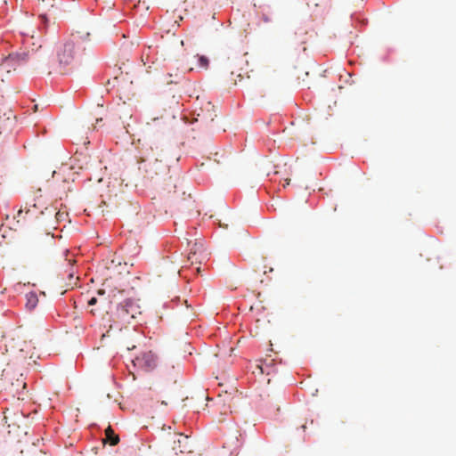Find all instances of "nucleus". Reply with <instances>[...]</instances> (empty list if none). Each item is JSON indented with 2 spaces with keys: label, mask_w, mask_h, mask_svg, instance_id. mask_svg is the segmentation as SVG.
<instances>
[{
  "label": "nucleus",
  "mask_w": 456,
  "mask_h": 456,
  "mask_svg": "<svg viewBox=\"0 0 456 456\" xmlns=\"http://www.w3.org/2000/svg\"><path fill=\"white\" fill-rule=\"evenodd\" d=\"M141 314L140 305L133 299H126L121 303H116L115 322L130 323L132 320Z\"/></svg>",
  "instance_id": "obj_1"
},
{
  "label": "nucleus",
  "mask_w": 456,
  "mask_h": 456,
  "mask_svg": "<svg viewBox=\"0 0 456 456\" xmlns=\"http://www.w3.org/2000/svg\"><path fill=\"white\" fill-rule=\"evenodd\" d=\"M20 383H21V385H22V387H26V383H25V382H23V381L21 380V382H20Z\"/></svg>",
  "instance_id": "obj_18"
},
{
  "label": "nucleus",
  "mask_w": 456,
  "mask_h": 456,
  "mask_svg": "<svg viewBox=\"0 0 456 456\" xmlns=\"http://www.w3.org/2000/svg\"><path fill=\"white\" fill-rule=\"evenodd\" d=\"M23 211H25L26 214H28L29 212H31V209L28 208L27 206L24 208H20L18 211V216H20V215L23 213Z\"/></svg>",
  "instance_id": "obj_14"
},
{
  "label": "nucleus",
  "mask_w": 456,
  "mask_h": 456,
  "mask_svg": "<svg viewBox=\"0 0 456 456\" xmlns=\"http://www.w3.org/2000/svg\"><path fill=\"white\" fill-rule=\"evenodd\" d=\"M105 443H109L110 445H116L119 443V437L115 434L114 430L110 426L105 429Z\"/></svg>",
  "instance_id": "obj_10"
},
{
  "label": "nucleus",
  "mask_w": 456,
  "mask_h": 456,
  "mask_svg": "<svg viewBox=\"0 0 456 456\" xmlns=\"http://www.w3.org/2000/svg\"><path fill=\"white\" fill-rule=\"evenodd\" d=\"M142 162H149L150 164H158V167L155 169L146 170L147 172L154 173L157 175L163 168V165L161 164L162 160L159 159L158 156H156L152 149H151V152L145 154L142 158Z\"/></svg>",
  "instance_id": "obj_9"
},
{
  "label": "nucleus",
  "mask_w": 456,
  "mask_h": 456,
  "mask_svg": "<svg viewBox=\"0 0 456 456\" xmlns=\"http://www.w3.org/2000/svg\"><path fill=\"white\" fill-rule=\"evenodd\" d=\"M99 294H100V295H102V294H103V292H102V290H99Z\"/></svg>",
  "instance_id": "obj_23"
},
{
  "label": "nucleus",
  "mask_w": 456,
  "mask_h": 456,
  "mask_svg": "<svg viewBox=\"0 0 456 456\" xmlns=\"http://www.w3.org/2000/svg\"><path fill=\"white\" fill-rule=\"evenodd\" d=\"M244 65L248 66V53H244L240 57H238L232 61L230 67L232 69L231 73H237L238 77H242L241 71H243L247 77H249L248 73L253 71V69L244 68Z\"/></svg>",
  "instance_id": "obj_6"
},
{
  "label": "nucleus",
  "mask_w": 456,
  "mask_h": 456,
  "mask_svg": "<svg viewBox=\"0 0 456 456\" xmlns=\"http://www.w3.org/2000/svg\"><path fill=\"white\" fill-rule=\"evenodd\" d=\"M303 73H304V75H305V76H307V75H308V73H307L306 71H305V70H304V72H303Z\"/></svg>",
  "instance_id": "obj_21"
},
{
  "label": "nucleus",
  "mask_w": 456,
  "mask_h": 456,
  "mask_svg": "<svg viewBox=\"0 0 456 456\" xmlns=\"http://www.w3.org/2000/svg\"><path fill=\"white\" fill-rule=\"evenodd\" d=\"M4 372V370H2L0 376H2Z\"/></svg>",
  "instance_id": "obj_22"
},
{
  "label": "nucleus",
  "mask_w": 456,
  "mask_h": 456,
  "mask_svg": "<svg viewBox=\"0 0 456 456\" xmlns=\"http://www.w3.org/2000/svg\"><path fill=\"white\" fill-rule=\"evenodd\" d=\"M54 210H55V208H54V209H53V208H45V211H46L47 213H49L50 215L53 214Z\"/></svg>",
  "instance_id": "obj_15"
},
{
  "label": "nucleus",
  "mask_w": 456,
  "mask_h": 456,
  "mask_svg": "<svg viewBox=\"0 0 456 456\" xmlns=\"http://www.w3.org/2000/svg\"><path fill=\"white\" fill-rule=\"evenodd\" d=\"M134 347H135V346H132V348H134ZM130 349H131V347H130V346H128V347H127V350H130Z\"/></svg>",
  "instance_id": "obj_20"
},
{
  "label": "nucleus",
  "mask_w": 456,
  "mask_h": 456,
  "mask_svg": "<svg viewBox=\"0 0 456 456\" xmlns=\"http://www.w3.org/2000/svg\"><path fill=\"white\" fill-rule=\"evenodd\" d=\"M41 19L44 20V22H45V21H46V17H45V15H42V16H41Z\"/></svg>",
  "instance_id": "obj_16"
},
{
  "label": "nucleus",
  "mask_w": 456,
  "mask_h": 456,
  "mask_svg": "<svg viewBox=\"0 0 456 456\" xmlns=\"http://www.w3.org/2000/svg\"><path fill=\"white\" fill-rule=\"evenodd\" d=\"M78 52L77 42L74 39L65 41L57 50V59L61 66H69L73 63Z\"/></svg>",
  "instance_id": "obj_2"
},
{
  "label": "nucleus",
  "mask_w": 456,
  "mask_h": 456,
  "mask_svg": "<svg viewBox=\"0 0 456 456\" xmlns=\"http://www.w3.org/2000/svg\"><path fill=\"white\" fill-rule=\"evenodd\" d=\"M307 33L303 28H299V32H294L289 36V47L295 53L305 52L306 50Z\"/></svg>",
  "instance_id": "obj_4"
},
{
  "label": "nucleus",
  "mask_w": 456,
  "mask_h": 456,
  "mask_svg": "<svg viewBox=\"0 0 456 456\" xmlns=\"http://www.w3.org/2000/svg\"><path fill=\"white\" fill-rule=\"evenodd\" d=\"M299 78H300L299 77H296V79H295L296 84H298V83H299V82H298Z\"/></svg>",
  "instance_id": "obj_17"
},
{
  "label": "nucleus",
  "mask_w": 456,
  "mask_h": 456,
  "mask_svg": "<svg viewBox=\"0 0 456 456\" xmlns=\"http://www.w3.org/2000/svg\"><path fill=\"white\" fill-rule=\"evenodd\" d=\"M286 184L289 185V181L287 179V182H286Z\"/></svg>",
  "instance_id": "obj_24"
},
{
  "label": "nucleus",
  "mask_w": 456,
  "mask_h": 456,
  "mask_svg": "<svg viewBox=\"0 0 456 456\" xmlns=\"http://www.w3.org/2000/svg\"><path fill=\"white\" fill-rule=\"evenodd\" d=\"M176 438L173 441L172 449L176 452H179L181 453L191 452V445L189 440L188 436H184L182 433H178L175 435Z\"/></svg>",
  "instance_id": "obj_7"
},
{
  "label": "nucleus",
  "mask_w": 456,
  "mask_h": 456,
  "mask_svg": "<svg viewBox=\"0 0 456 456\" xmlns=\"http://www.w3.org/2000/svg\"><path fill=\"white\" fill-rule=\"evenodd\" d=\"M199 67L207 69L208 66V59L205 56H198Z\"/></svg>",
  "instance_id": "obj_12"
},
{
  "label": "nucleus",
  "mask_w": 456,
  "mask_h": 456,
  "mask_svg": "<svg viewBox=\"0 0 456 456\" xmlns=\"http://www.w3.org/2000/svg\"><path fill=\"white\" fill-rule=\"evenodd\" d=\"M102 118H97L96 119V122L99 123L100 121H102Z\"/></svg>",
  "instance_id": "obj_19"
},
{
  "label": "nucleus",
  "mask_w": 456,
  "mask_h": 456,
  "mask_svg": "<svg viewBox=\"0 0 456 456\" xmlns=\"http://www.w3.org/2000/svg\"><path fill=\"white\" fill-rule=\"evenodd\" d=\"M29 59L28 53L9 54L0 64V83L4 82V74L10 73L11 69H16L17 66L26 63Z\"/></svg>",
  "instance_id": "obj_3"
},
{
  "label": "nucleus",
  "mask_w": 456,
  "mask_h": 456,
  "mask_svg": "<svg viewBox=\"0 0 456 456\" xmlns=\"http://www.w3.org/2000/svg\"><path fill=\"white\" fill-rule=\"evenodd\" d=\"M66 216H67V213L61 212V211H58L54 214V217H55L57 223L64 220Z\"/></svg>",
  "instance_id": "obj_13"
},
{
  "label": "nucleus",
  "mask_w": 456,
  "mask_h": 456,
  "mask_svg": "<svg viewBox=\"0 0 456 456\" xmlns=\"http://www.w3.org/2000/svg\"><path fill=\"white\" fill-rule=\"evenodd\" d=\"M134 366L143 370H151L156 366V356L151 351L142 353L133 360Z\"/></svg>",
  "instance_id": "obj_5"
},
{
  "label": "nucleus",
  "mask_w": 456,
  "mask_h": 456,
  "mask_svg": "<svg viewBox=\"0 0 456 456\" xmlns=\"http://www.w3.org/2000/svg\"><path fill=\"white\" fill-rule=\"evenodd\" d=\"M99 303V306L97 308H94L91 310V314H94V315H96V316H99V317H103L104 316V312H106V314H108V311L105 310V306L107 305V302H106V299L103 298V299H101L100 301L93 297L89 299L88 301V305H94L96 304Z\"/></svg>",
  "instance_id": "obj_8"
},
{
  "label": "nucleus",
  "mask_w": 456,
  "mask_h": 456,
  "mask_svg": "<svg viewBox=\"0 0 456 456\" xmlns=\"http://www.w3.org/2000/svg\"><path fill=\"white\" fill-rule=\"evenodd\" d=\"M26 297H27V303H26L27 308H28L29 310L34 309L38 303V298H37V295L34 293H29L26 296Z\"/></svg>",
  "instance_id": "obj_11"
}]
</instances>
